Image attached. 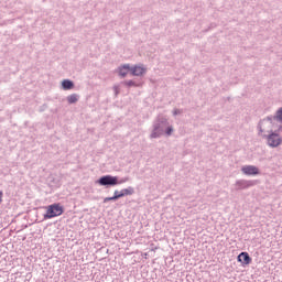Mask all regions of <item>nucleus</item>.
I'll use <instances>...</instances> for the list:
<instances>
[{"label": "nucleus", "mask_w": 282, "mask_h": 282, "mask_svg": "<svg viewBox=\"0 0 282 282\" xmlns=\"http://www.w3.org/2000/svg\"><path fill=\"white\" fill-rule=\"evenodd\" d=\"M67 100H68L69 105H74V102H78V95H76V94L69 95L67 97Z\"/></svg>", "instance_id": "10"}, {"label": "nucleus", "mask_w": 282, "mask_h": 282, "mask_svg": "<svg viewBox=\"0 0 282 282\" xmlns=\"http://www.w3.org/2000/svg\"><path fill=\"white\" fill-rule=\"evenodd\" d=\"M3 202V192L0 191V204Z\"/></svg>", "instance_id": "18"}, {"label": "nucleus", "mask_w": 282, "mask_h": 282, "mask_svg": "<svg viewBox=\"0 0 282 282\" xmlns=\"http://www.w3.org/2000/svg\"><path fill=\"white\" fill-rule=\"evenodd\" d=\"M267 142L272 149H276V147H281L282 138L278 133H271L268 135Z\"/></svg>", "instance_id": "3"}, {"label": "nucleus", "mask_w": 282, "mask_h": 282, "mask_svg": "<svg viewBox=\"0 0 282 282\" xmlns=\"http://www.w3.org/2000/svg\"><path fill=\"white\" fill-rule=\"evenodd\" d=\"M276 119L282 120V108H280L276 112Z\"/></svg>", "instance_id": "15"}, {"label": "nucleus", "mask_w": 282, "mask_h": 282, "mask_svg": "<svg viewBox=\"0 0 282 282\" xmlns=\"http://www.w3.org/2000/svg\"><path fill=\"white\" fill-rule=\"evenodd\" d=\"M120 197H124V192H122V189H121V192L119 193V195H116V196H115V198H117V199H120Z\"/></svg>", "instance_id": "16"}, {"label": "nucleus", "mask_w": 282, "mask_h": 282, "mask_svg": "<svg viewBox=\"0 0 282 282\" xmlns=\"http://www.w3.org/2000/svg\"><path fill=\"white\" fill-rule=\"evenodd\" d=\"M63 89H74V83L72 80L65 79L62 82Z\"/></svg>", "instance_id": "9"}, {"label": "nucleus", "mask_w": 282, "mask_h": 282, "mask_svg": "<svg viewBox=\"0 0 282 282\" xmlns=\"http://www.w3.org/2000/svg\"><path fill=\"white\" fill-rule=\"evenodd\" d=\"M118 72L119 76H122V78H124V76H127L129 72L131 73V66L129 64H124L118 68Z\"/></svg>", "instance_id": "8"}, {"label": "nucleus", "mask_w": 282, "mask_h": 282, "mask_svg": "<svg viewBox=\"0 0 282 282\" xmlns=\"http://www.w3.org/2000/svg\"><path fill=\"white\" fill-rule=\"evenodd\" d=\"M116 195H120V192L115 191V195H113V197H116Z\"/></svg>", "instance_id": "20"}, {"label": "nucleus", "mask_w": 282, "mask_h": 282, "mask_svg": "<svg viewBox=\"0 0 282 282\" xmlns=\"http://www.w3.org/2000/svg\"><path fill=\"white\" fill-rule=\"evenodd\" d=\"M241 171L245 175H259V167L254 165H245Z\"/></svg>", "instance_id": "6"}, {"label": "nucleus", "mask_w": 282, "mask_h": 282, "mask_svg": "<svg viewBox=\"0 0 282 282\" xmlns=\"http://www.w3.org/2000/svg\"><path fill=\"white\" fill-rule=\"evenodd\" d=\"M130 74L132 76H144V74H147V67H144V65H135L130 67Z\"/></svg>", "instance_id": "5"}, {"label": "nucleus", "mask_w": 282, "mask_h": 282, "mask_svg": "<svg viewBox=\"0 0 282 282\" xmlns=\"http://www.w3.org/2000/svg\"><path fill=\"white\" fill-rule=\"evenodd\" d=\"M257 184V181H238L236 185L240 189L250 188V186H254Z\"/></svg>", "instance_id": "7"}, {"label": "nucleus", "mask_w": 282, "mask_h": 282, "mask_svg": "<svg viewBox=\"0 0 282 282\" xmlns=\"http://www.w3.org/2000/svg\"><path fill=\"white\" fill-rule=\"evenodd\" d=\"M173 133V128L172 127H169L167 128V131H166V134L167 135H171Z\"/></svg>", "instance_id": "17"}, {"label": "nucleus", "mask_w": 282, "mask_h": 282, "mask_svg": "<svg viewBox=\"0 0 282 282\" xmlns=\"http://www.w3.org/2000/svg\"><path fill=\"white\" fill-rule=\"evenodd\" d=\"M123 195L127 196V195H133L135 193V191L133 189V187H128V188H123L121 189Z\"/></svg>", "instance_id": "11"}, {"label": "nucleus", "mask_w": 282, "mask_h": 282, "mask_svg": "<svg viewBox=\"0 0 282 282\" xmlns=\"http://www.w3.org/2000/svg\"><path fill=\"white\" fill-rule=\"evenodd\" d=\"M97 184H99V186H118V184H122V182L118 181V176L105 175L97 181Z\"/></svg>", "instance_id": "2"}, {"label": "nucleus", "mask_w": 282, "mask_h": 282, "mask_svg": "<svg viewBox=\"0 0 282 282\" xmlns=\"http://www.w3.org/2000/svg\"><path fill=\"white\" fill-rule=\"evenodd\" d=\"M116 199H118V198H116V196H111V197H106L104 199V202H105V204H107V202H116Z\"/></svg>", "instance_id": "14"}, {"label": "nucleus", "mask_w": 282, "mask_h": 282, "mask_svg": "<svg viewBox=\"0 0 282 282\" xmlns=\"http://www.w3.org/2000/svg\"><path fill=\"white\" fill-rule=\"evenodd\" d=\"M160 135H162V132L158 131V128L151 133V138H160Z\"/></svg>", "instance_id": "13"}, {"label": "nucleus", "mask_w": 282, "mask_h": 282, "mask_svg": "<svg viewBox=\"0 0 282 282\" xmlns=\"http://www.w3.org/2000/svg\"><path fill=\"white\" fill-rule=\"evenodd\" d=\"M238 263H241V265H250L252 263V258H250V254L248 252H241L237 257Z\"/></svg>", "instance_id": "4"}, {"label": "nucleus", "mask_w": 282, "mask_h": 282, "mask_svg": "<svg viewBox=\"0 0 282 282\" xmlns=\"http://www.w3.org/2000/svg\"><path fill=\"white\" fill-rule=\"evenodd\" d=\"M64 209L61 204H53L46 207V214L44 215V219H53V217H61L63 215Z\"/></svg>", "instance_id": "1"}, {"label": "nucleus", "mask_w": 282, "mask_h": 282, "mask_svg": "<svg viewBox=\"0 0 282 282\" xmlns=\"http://www.w3.org/2000/svg\"><path fill=\"white\" fill-rule=\"evenodd\" d=\"M115 91H116V94H118V93H119V88H118V86H116V87H115Z\"/></svg>", "instance_id": "19"}, {"label": "nucleus", "mask_w": 282, "mask_h": 282, "mask_svg": "<svg viewBox=\"0 0 282 282\" xmlns=\"http://www.w3.org/2000/svg\"><path fill=\"white\" fill-rule=\"evenodd\" d=\"M126 87H140V85L135 84L133 80L124 82Z\"/></svg>", "instance_id": "12"}]
</instances>
